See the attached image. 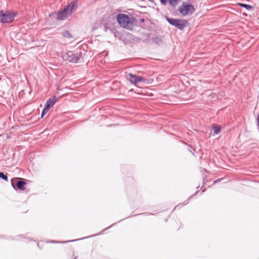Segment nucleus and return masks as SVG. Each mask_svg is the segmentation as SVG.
Masks as SVG:
<instances>
[{
	"label": "nucleus",
	"mask_w": 259,
	"mask_h": 259,
	"mask_svg": "<svg viewBox=\"0 0 259 259\" xmlns=\"http://www.w3.org/2000/svg\"><path fill=\"white\" fill-rule=\"evenodd\" d=\"M77 2V0H73L68 5L65 7L64 9L59 11L57 15L58 20H63L68 18L70 16L73 12L74 8L75 7Z\"/></svg>",
	"instance_id": "nucleus-1"
},
{
	"label": "nucleus",
	"mask_w": 259,
	"mask_h": 259,
	"mask_svg": "<svg viewBox=\"0 0 259 259\" xmlns=\"http://www.w3.org/2000/svg\"><path fill=\"white\" fill-rule=\"evenodd\" d=\"M117 21L118 22L119 25L124 28L127 29H131L133 25L132 19H134V17L131 16L129 17L124 14H119L117 15Z\"/></svg>",
	"instance_id": "nucleus-2"
},
{
	"label": "nucleus",
	"mask_w": 259,
	"mask_h": 259,
	"mask_svg": "<svg viewBox=\"0 0 259 259\" xmlns=\"http://www.w3.org/2000/svg\"><path fill=\"white\" fill-rule=\"evenodd\" d=\"M165 19L169 24L180 30H184L189 25L188 21L185 19L172 18L168 16H165Z\"/></svg>",
	"instance_id": "nucleus-3"
},
{
	"label": "nucleus",
	"mask_w": 259,
	"mask_h": 259,
	"mask_svg": "<svg viewBox=\"0 0 259 259\" xmlns=\"http://www.w3.org/2000/svg\"><path fill=\"white\" fill-rule=\"evenodd\" d=\"M179 12L183 16L191 15L195 11V9L193 5L188 2H183L178 9Z\"/></svg>",
	"instance_id": "nucleus-4"
},
{
	"label": "nucleus",
	"mask_w": 259,
	"mask_h": 259,
	"mask_svg": "<svg viewBox=\"0 0 259 259\" xmlns=\"http://www.w3.org/2000/svg\"><path fill=\"white\" fill-rule=\"evenodd\" d=\"M17 12L15 11H0V22L3 24L11 23L17 16Z\"/></svg>",
	"instance_id": "nucleus-5"
},
{
	"label": "nucleus",
	"mask_w": 259,
	"mask_h": 259,
	"mask_svg": "<svg viewBox=\"0 0 259 259\" xmlns=\"http://www.w3.org/2000/svg\"><path fill=\"white\" fill-rule=\"evenodd\" d=\"M62 57L64 61H67L71 63H77L81 57V54H75L72 51H67L66 52L62 53Z\"/></svg>",
	"instance_id": "nucleus-6"
},
{
	"label": "nucleus",
	"mask_w": 259,
	"mask_h": 259,
	"mask_svg": "<svg viewBox=\"0 0 259 259\" xmlns=\"http://www.w3.org/2000/svg\"><path fill=\"white\" fill-rule=\"evenodd\" d=\"M11 184L15 190L18 189L20 190L24 191L25 189V186L26 185V183L22 180L21 179L17 178L11 180Z\"/></svg>",
	"instance_id": "nucleus-7"
},
{
	"label": "nucleus",
	"mask_w": 259,
	"mask_h": 259,
	"mask_svg": "<svg viewBox=\"0 0 259 259\" xmlns=\"http://www.w3.org/2000/svg\"><path fill=\"white\" fill-rule=\"evenodd\" d=\"M128 75L130 76L129 80L130 82L135 84L137 87H138L137 84L138 83L141 82H145L147 80V79L144 77L133 74L132 73H130Z\"/></svg>",
	"instance_id": "nucleus-8"
},
{
	"label": "nucleus",
	"mask_w": 259,
	"mask_h": 259,
	"mask_svg": "<svg viewBox=\"0 0 259 259\" xmlns=\"http://www.w3.org/2000/svg\"><path fill=\"white\" fill-rule=\"evenodd\" d=\"M56 102V96H54L53 98L49 99L46 104L45 106L50 109Z\"/></svg>",
	"instance_id": "nucleus-9"
},
{
	"label": "nucleus",
	"mask_w": 259,
	"mask_h": 259,
	"mask_svg": "<svg viewBox=\"0 0 259 259\" xmlns=\"http://www.w3.org/2000/svg\"><path fill=\"white\" fill-rule=\"evenodd\" d=\"M212 127L214 133L215 134H219L221 131V126L220 125H218L215 124H213L212 125Z\"/></svg>",
	"instance_id": "nucleus-10"
},
{
	"label": "nucleus",
	"mask_w": 259,
	"mask_h": 259,
	"mask_svg": "<svg viewBox=\"0 0 259 259\" xmlns=\"http://www.w3.org/2000/svg\"><path fill=\"white\" fill-rule=\"evenodd\" d=\"M181 1V0H169V5L171 7L175 8L176 6Z\"/></svg>",
	"instance_id": "nucleus-11"
},
{
	"label": "nucleus",
	"mask_w": 259,
	"mask_h": 259,
	"mask_svg": "<svg viewBox=\"0 0 259 259\" xmlns=\"http://www.w3.org/2000/svg\"><path fill=\"white\" fill-rule=\"evenodd\" d=\"M62 34L64 37L67 38L68 39H71L73 38V36L71 34V33L67 30L62 32Z\"/></svg>",
	"instance_id": "nucleus-12"
},
{
	"label": "nucleus",
	"mask_w": 259,
	"mask_h": 259,
	"mask_svg": "<svg viewBox=\"0 0 259 259\" xmlns=\"http://www.w3.org/2000/svg\"><path fill=\"white\" fill-rule=\"evenodd\" d=\"M152 41L155 44L159 45L162 42V39L158 36H155L153 38Z\"/></svg>",
	"instance_id": "nucleus-13"
},
{
	"label": "nucleus",
	"mask_w": 259,
	"mask_h": 259,
	"mask_svg": "<svg viewBox=\"0 0 259 259\" xmlns=\"http://www.w3.org/2000/svg\"><path fill=\"white\" fill-rule=\"evenodd\" d=\"M239 5L241 7L245 8L247 10H250L252 9V7L249 5L242 4V3H239Z\"/></svg>",
	"instance_id": "nucleus-14"
},
{
	"label": "nucleus",
	"mask_w": 259,
	"mask_h": 259,
	"mask_svg": "<svg viewBox=\"0 0 259 259\" xmlns=\"http://www.w3.org/2000/svg\"><path fill=\"white\" fill-rule=\"evenodd\" d=\"M0 178L6 181H8L7 175L5 174L3 172H0Z\"/></svg>",
	"instance_id": "nucleus-15"
},
{
	"label": "nucleus",
	"mask_w": 259,
	"mask_h": 259,
	"mask_svg": "<svg viewBox=\"0 0 259 259\" xmlns=\"http://www.w3.org/2000/svg\"><path fill=\"white\" fill-rule=\"evenodd\" d=\"M50 108H49L48 107H47L45 106V108H44L42 112H41V118H42L44 115L49 111Z\"/></svg>",
	"instance_id": "nucleus-16"
},
{
	"label": "nucleus",
	"mask_w": 259,
	"mask_h": 259,
	"mask_svg": "<svg viewBox=\"0 0 259 259\" xmlns=\"http://www.w3.org/2000/svg\"><path fill=\"white\" fill-rule=\"evenodd\" d=\"M167 1H168V2L169 3V0H160L161 4L163 5H165Z\"/></svg>",
	"instance_id": "nucleus-17"
},
{
	"label": "nucleus",
	"mask_w": 259,
	"mask_h": 259,
	"mask_svg": "<svg viewBox=\"0 0 259 259\" xmlns=\"http://www.w3.org/2000/svg\"><path fill=\"white\" fill-rule=\"evenodd\" d=\"M221 179H218L217 180L214 181V183H216L218 182L219 181H220Z\"/></svg>",
	"instance_id": "nucleus-18"
},
{
	"label": "nucleus",
	"mask_w": 259,
	"mask_h": 259,
	"mask_svg": "<svg viewBox=\"0 0 259 259\" xmlns=\"http://www.w3.org/2000/svg\"><path fill=\"white\" fill-rule=\"evenodd\" d=\"M145 21V20L143 18H142L141 20H140V22H144Z\"/></svg>",
	"instance_id": "nucleus-19"
},
{
	"label": "nucleus",
	"mask_w": 259,
	"mask_h": 259,
	"mask_svg": "<svg viewBox=\"0 0 259 259\" xmlns=\"http://www.w3.org/2000/svg\"><path fill=\"white\" fill-rule=\"evenodd\" d=\"M76 258H77V256H75L74 259H76Z\"/></svg>",
	"instance_id": "nucleus-20"
},
{
	"label": "nucleus",
	"mask_w": 259,
	"mask_h": 259,
	"mask_svg": "<svg viewBox=\"0 0 259 259\" xmlns=\"http://www.w3.org/2000/svg\"><path fill=\"white\" fill-rule=\"evenodd\" d=\"M70 241H67L66 242H70Z\"/></svg>",
	"instance_id": "nucleus-21"
}]
</instances>
